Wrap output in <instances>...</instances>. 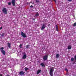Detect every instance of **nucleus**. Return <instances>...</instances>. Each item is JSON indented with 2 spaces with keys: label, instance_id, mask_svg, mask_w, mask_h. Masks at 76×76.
Segmentation results:
<instances>
[{
  "label": "nucleus",
  "instance_id": "obj_1",
  "mask_svg": "<svg viewBox=\"0 0 76 76\" xmlns=\"http://www.w3.org/2000/svg\"><path fill=\"white\" fill-rule=\"evenodd\" d=\"M54 67H52L50 68V74L51 76H53V72H54Z\"/></svg>",
  "mask_w": 76,
  "mask_h": 76
},
{
  "label": "nucleus",
  "instance_id": "obj_2",
  "mask_svg": "<svg viewBox=\"0 0 76 76\" xmlns=\"http://www.w3.org/2000/svg\"><path fill=\"white\" fill-rule=\"evenodd\" d=\"M1 53H2L4 55H5V51L4 50H3V49H4V48L3 47H2L1 48Z\"/></svg>",
  "mask_w": 76,
  "mask_h": 76
},
{
  "label": "nucleus",
  "instance_id": "obj_3",
  "mask_svg": "<svg viewBox=\"0 0 76 76\" xmlns=\"http://www.w3.org/2000/svg\"><path fill=\"white\" fill-rule=\"evenodd\" d=\"M2 12H4V14H7V10L6 9V8H3L2 10Z\"/></svg>",
  "mask_w": 76,
  "mask_h": 76
},
{
  "label": "nucleus",
  "instance_id": "obj_4",
  "mask_svg": "<svg viewBox=\"0 0 76 76\" xmlns=\"http://www.w3.org/2000/svg\"><path fill=\"white\" fill-rule=\"evenodd\" d=\"M21 35L24 38H26V35L23 32H21Z\"/></svg>",
  "mask_w": 76,
  "mask_h": 76
},
{
  "label": "nucleus",
  "instance_id": "obj_5",
  "mask_svg": "<svg viewBox=\"0 0 76 76\" xmlns=\"http://www.w3.org/2000/svg\"><path fill=\"white\" fill-rule=\"evenodd\" d=\"M45 27H46V26L45 24H43L42 26L41 29V30H43V29H44L45 28Z\"/></svg>",
  "mask_w": 76,
  "mask_h": 76
},
{
  "label": "nucleus",
  "instance_id": "obj_6",
  "mask_svg": "<svg viewBox=\"0 0 76 76\" xmlns=\"http://www.w3.org/2000/svg\"><path fill=\"white\" fill-rule=\"evenodd\" d=\"M12 3L14 6H15V0H12Z\"/></svg>",
  "mask_w": 76,
  "mask_h": 76
},
{
  "label": "nucleus",
  "instance_id": "obj_7",
  "mask_svg": "<svg viewBox=\"0 0 76 76\" xmlns=\"http://www.w3.org/2000/svg\"><path fill=\"white\" fill-rule=\"evenodd\" d=\"M25 72L23 71H21L20 72L19 74L20 75H23L25 74Z\"/></svg>",
  "mask_w": 76,
  "mask_h": 76
},
{
  "label": "nucleus",
  "instance_id": "obj_8",
  "mask_svg": "<svg viewBox=\"0 0 76 76\" xmlns=\"http://www.w3.org/2000/svg\"><path fill=\"white\" fill-rule=\"evenodd\" d=\"M47 58H48V56L47 55H46L44 56L43 59L45 60H47Z\"/></svg>",
  "mask_w": 76,
  "mask_h": 76
},
{
  "label": "nucleus",
  "instance_id": "obj_9",
  "mask_svg": "<svg viewBox=\"0 0 76 76\" xmlns=\"http://www.w3.org/2000/svg\"><path fill=\"white\" fill-rule=\"evenodd\" d=\"M26 58V54L24 55L22 57V59H25Z\"/></svg>",
  "mask_w": 76,
  "mask_h": 76
},
{
  "label": "nucleus",
  "instance_id": "obj_10",
  "mask_svg": "<svg viewBox=\"0 0 76 76\" xmlns=\"http://www.w3.org/2000/svg\"><path fill=\"white\" fill-rule=\"evenodd\" d=\"M41 72V70L39 69L37 70V74H39V73H40Z\"/></svg>",
  "mask_w": 76,
  "mask_h": 76
},
{
  "label": "nucleus",
  "instance_id": "obj_11",
  "mask_svg": "<svg viewBox=\"0 0 76 76\" xmlns=\"http://www.w3.org/2000/svg\"><path fill=\"white\" fill-rule=\"evenodd\" d=\"M72 48V47H71V45H69L68 46V50H70Z\"/></svg>",
  "mask_w": 76,
  "mask_h": 76
},
{
  "label": "nucleus",
  "instance_id": "obj_12",
  "mask_svg": "<svg viewBox=\"0 0 76 76\" xmlns=\"http://www.w3.org/2000/svg\"><path fill=\"white\" fill-rule=\"evenodd\" d=\"M56 57L57 58H59L60 57V56H59V54H57L56 56Z\"/></svg>",
  "mask_w": 76,
  "mask_h": 76
},
{
  "label": "nucleus",
  "instance_id": "obj_13",
  "mask_svg": "<svg viewBox=\"0 0 76 76\" xmlns=\"http://www.w3.org/2000/svg\"><path fill=\"white\" fill-rule=\"evenodd\" d=\"M56 30L57 31H58V26L57 25H56Z\"/></svg>",
  "mask_w": 76,
  "mask_h": 76
},
{
  "label": "nucleus",
  "instance_id": "obj_14",
  "mask_svg": "<svg viewBox=\"0 0 76 76\" xmlns=\"http://www.w3.org/2000/svg\"><path fill=\"white\" fill-rule=\"evenodd\" d=\"M7 45H8V47H9V48H10V45H11L10 44V43H8Z\"/></svg>",
  "mask_w": 76,
  "mask_h": 76
},
{
  "label": "nucleus",
  "instance_id": "obj_15",
  "mask_svg": "<svg viewBox=\"0 0 76 76\" xmlns=\"http://www.w3.org/2000/svg\"><path fill=\"white\" fill-rule=\"evenodd\" d=\"M40 65H41V66H42V67H44V66H45V65L43 63H41Z\"/></svg>",
  "mask_w": 76,
  "mask_h": 76
},
{
  "label": "nucleus",
  "instance_id": "obj_16",
  "mask_svg": "<svg viewBox=\"0 0 76 76\" xmlns=\"http://www.w3.org/2000/svg\"><path fill=\"white\" fill-rule=\"evenodd\" d=\"M24 69L25 70H26V71H27V70H29V69H28V68L26 67H25L24 68Z\"/></svg>",
  "mask_w": 76,
  "mask_h": 76
},
{
  "label": "nucleus",
  "instance_id": "obj_17",
  "mask_svg": "<svg viewBox=\"0 0 76 76\" xmlns=\"http://www.w3.org/2000/svg\"><path fill=\"white\" fill-rule=\"evenodd\" d=\"M38 16H39V13H38V12H37L36 14L35 15V16L36 17Z\"/></svg>",
  "mask_w": 76,
  "mask_h": 76
},
{
  "label": "nucleus",
  "instance_id": "obj_18",
  "mask_svg": "<svg viewBox=\"0 0 76 76\" xmlns=\"http://www.w3.org/2000/svg\"><path fill=\"white\" fill-rule=\"evenodd\" d=\"M71 60L72 61H74V58H71Z\"/></svg>",
  "mask_w": 76,
  "mask_h": 76
},
{
  "label": "nucleus",
  "instance_id": "obj_19",
  "mask_svg": "<svg viewBox=\"0 0 76 76\" xmlns=\"http://www.w3.org/2000/svg\"><path fill=\"white\" fill-rule=\"evenodd\" d=\"M29 45H27L26 46V48H29Z\"/></svg>",
  "mask_w": 76,
  "mask_h": 76
},
{
  "label": "nucleus",
  "instance_id": "obj_20",
  "mask_svg": "<svg viewBox=\"0 0 76 76\" xmlns=\"http://www.w3.org/2000/svg\"><path fill=\"white\" fill-rule=\"evenodd\" d=\"M22 45L21 44L20 45V48H22Z\"/></svg>",
  "mask_w": 76,
  "mask_h": 76
},
{
  "label": "nucleus",
  "instance_id": "obj_21",
  "mask_svg": "<svg viewBox=\"0 0 76 76\" xmlns=\"http://www.w3.org/2000/svg\"><path fill=\"white\" fill-rule=\"evenodd\" d=\"M73 26H76V23H75L74 24V25H73Z\"/></svg>",
  "mask_w": 76,
  "mask_h": 76
},
{
  "label": "nucleus",
  "instance_id": "obj_22",
  "mask_svg": "<svg viewBox=\"0 0 76 76\" xmlns=\"http://www.w3.org/2000/svg\"><path fill=\"white\" fill-rule=\"evenodd\" d=\"M4 33H2L1 35V36L2 37H3V36H4Z\"/></svg>",
  "mask_w": 76,
  "mask_h": 76
},
{
  "label": "nucleus",
  "instance_id": "obj_23",
  "mask_svg": "<svg viewBox=\"0 0 76 76\" xmlns=\"http://www.w3.org/2000/svg\"><path fill=\"white\" fill-rule=\"evenodd\" d=\"M36 2H37V3H39V0H36Z\"/></svg>",
  "mask_w": 76,
  "mask_h": 76
},
{
  "label": "nucleus",
  "instance_id": "obj_24",
  "mask_svg": "<svg viewBox=\"0 0 76 76\" xmlns=\"http://www.w3.org/2000/svg\"><path fill=\"white\" fill-rule=\"evenodd\" d=\"M9 5H10L11 4V3L10 2L8 3Z\"/></svg>",
  "mask_w": 76,
  "mask_h": 76
},
{
  "label": "nucleus",
  "instance_id": "obj_25",
  "mask_svg": "<svg viewBox=\"0 0 76 76\" xmlns=\"http://www.w3.org/2000/svg\"><path fill=\"white\" fill-rule=\"evenodd\" d=\"M65 70L66 71V72H68V70H67V69H65Z\"/></svg>",
  "mask_w": 76,
  "mask_h": 76
},
{
  "label": "nucleus",
  "instance_id": "obj_26",
  "mask_svg": "<svg viewBox=\"0 0 76 76\" xmlns=\"http://www.w3.org/2000/svg\"><path fill=\"white\" fill-rule=\"evenodd\" d=\"M68 1H72V0H68Z\"/></svg>",
  "mask_w": 76,
  "mask_h": 76
},
{
  "label": "nucleus",
  "instance_id": "obj_27",
  "mask_svg": "<svg viewBox=\"0 0 76 76\" xmlns=\"http://www.w3.org/2000/svg\"><path fill=\"white\" fill-rule=\"evenodd\" d=\"M30 7H33V6H32V5H31L30 6Z\"/></svg>",
  "mask_w": 76,
  "mask_h": 76
},
{
  "label": "nucleus",
  "instance_id": "obj_28",
  "mask_svg": "<svg viewBox=\"0 0 76 76\" xmlns=\"http://www.w3.org/2000/svg\"><path fill=\"white\" fill-rule=\"evenodd\" d=\"M0 76H3V75L2 74H0Z\"/></svg>",
  "mask_w": 76,
  "mask_h": 76
},
{
  "label": "nucleus",
  "instance_id": "obj_29",
  "mask_svg": "<svg viewBox=\"0 0 76 76\" xmlns=\"http://www.w3.org/2000/svg\"><path fill=\"white\" fill-rule=\"evenodd\" d=\"M54 1H55V2L56 3V0H54Z\"/></svg>",
  "mask_w": 76,
  "mask_h": 76
},
{
  "label": "nucleus",
  "instance_id": "obj_30",
  "mask_svg": "<svg viewBox=\"0 0 76 76\" xmlns=\"http://www.w3.org/2000/svg\"><path fill=\"white\" fill-rule=\"evenodd\" d=\"M2 29V27H1L0 28V29Z\"/></svg>",
  "mask_w": 76,
  "mask_h": 76
}]
</instances>
